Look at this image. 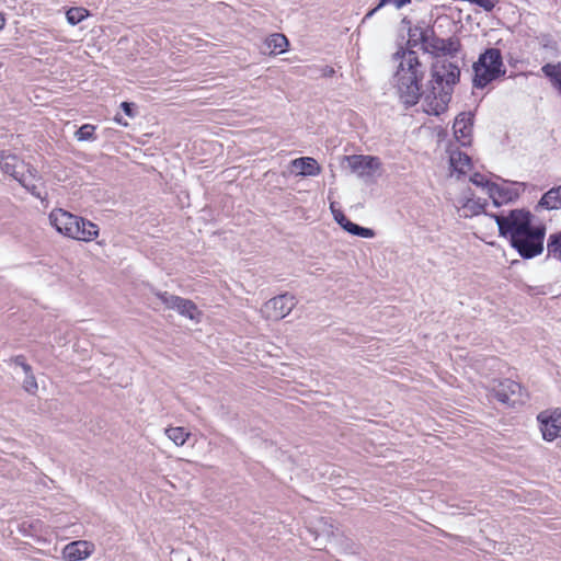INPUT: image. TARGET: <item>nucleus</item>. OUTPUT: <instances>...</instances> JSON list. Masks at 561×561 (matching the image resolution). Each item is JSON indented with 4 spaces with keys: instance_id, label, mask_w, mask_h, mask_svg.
Segmentation results:
<instances>
[{
    "instance_id": "1",
    "label": "nucleus",
    "mask_w": 561,
    "mask_h": 561,
    "mask_svg": "<svg viewBox=\"0 0 561 561\" xmlns=\"http://www.w3.org/2000/svg\"><path fill=\"white\" fill-rule=\"evenodd\" d=\"M393 61L396 71L392 77V85L407 106L415 105L422 96V82L427 67L416 51L404 48H400L393 54Z\"/></svg>"
},
{
    "instance_id": "2",
    "label": "nucleus",
    "mask_w": 561,
    "mask_h": 561,
    "mask_svg": "<svg viewBox=\"0 0 561 561\" xmlns=\"http://www.w3.org/2000/svg\"><path fill=\"white\" fill-rule=\"evenodd\" d=\"M459 76V67L453 62L443 60L433 65L431 89L425 93L423 101L425 113L439 115L446 111Z\"/></svg>"
},
{
    "instance_id": "3",
    "label": "nucleus",
    "mask_w": 561,
    "mask_h": 561,
    "mask_svg": "<svg viewBox=\"0 0 561 561\" xmlns=\"http://www.w3.org/2000/svg\"><path fill=\"white\" fill-rule=\"evenodd\" d=\"M473 87L483 89L492 81L503 77L506 68L499 48H488L473 64Z\"/></svg>"
},
{
    "instance_id": "4",
    "label": "nucleus",
    "mask_w": 561,
    "mask_h": 561,
    "mask_svg": "<svg viewBox=\"0 0 561 561\" xmlns=\"http://www.w3.org/2000/svg\"><path fill=\"white\" fill-rule=\"evenodd\" d=\"M495 220L500 236L513 242L525 234L537 225H533V214L526 209H513L507 215H492Z\"/></svg>"
},
{
    "instance_id": "5",
    "label": "nucleus",
    "mask_w": 561,
    "mask_h": 561,
    "mask_svg": "<svg viewBox=\"0 0 561 561\" xmlns=\"http://www.w3.org/2000/svg\"><path fill=\"white\" fill-rule=\"evenodd\" d=\"M545 237L546 227L543 225H537L536 228H533L511 242V245L522 257L531 259L542 253Z\"/></svg>"
},
{
    "instance_id": "6",
    "label": "nucleus",
    "mask_w": 561,
    "mask_h": 561,
    "mask_svg": "<svg viewBox=\"0 0 561 561\" xmlns=\"http://www.w3.org/2000/svg\"><path fill=\"white\" fill-rule=\"evenodd\" d=\"M296 299L290 294L278 295L267 300L262 309L261 313L263 318L267 320L278 321L288 316L296 306Z\"/></svg>"
},
{
    "instance_id": "7",
    "label": "nucleus",
    "mask_w": 561,
    "mask_h": 561,
    "mask_svg": "<svg viewBox=\"0 0 561 561\" xmlns=\"http://www.w3.org/2000/svg\"><path fill=\"white\" fill-rule=\"evenodd\" d=\"M156 296L165 308L176 310L181 316L199 322L202 313L192 300L169 294L168 291H158Z\"/></svg>"
},
{
    "instance_id": "8",
    "label": "nucleus",
    "mask_w": 561,
    "mask_h": 561,
    "mask_svg": "<svg viewBox=\"0 0 561 561\" xmlns=\"http://www.w3.org/2000/svg\"><path fill=\"white\" fill-rule=\"evenodd\" d=\"M537 421L545 440L552 442L561 437V408L541 411Z\"/></svg>"
},
{
    "instance_id": "9",
    "label": "nucleus",
    "mask_w": 561,
    "mask_h": 561,
    "mask_svg": "<svg viewBox=\"0 0 561 561\" xmlns=\"http://www.w3.org/2000/svg\"><path fill=\"white\" fill-rule=\"evenodd\" d=\"M493 396L502 403L515 405L524 401L522 386L511 379H503L497 381L492 387Z\"/></svg>"
},
{
    "instance_id": "10",
    "label": "nucleus",
    "mask_w": 561,
    "mask_h": 561,
    "mask_svg": "<svg viewBox=\"0 0 561 561\" xmlns=\"http://www.w3.org/2000/svg\"><path fill=\"white\" fill-rule=\"evenodd\" d=\"M79 216H76L65 209L56 208L49 214V221L55 229L65 237L73 232H78L73 229L75 222H78Z\"/></svg>"
},
{
    "instance_id": "11",
    "label": "nucleus",
    "mask_w": 561,
    "mask_h": 561,
    "mask_svg": "<svg viewBox=\"0 0 561 561\" xmlns=\"http://www.w3.org/2000/svg\"><path fill=\"white\" fill-rule=\"evenodd\" d=\"M423 42L426 48L436 55L455 56L460 49V42L457 37H423Z\"/></svg>"
},
{
    "instance_id": "12",
    "label": "nucleus",
    "mask_w": 561,
    "mask_h": 561,
    "mask_svg": "<svg viewBox=\"0 0 561 561\" xmlns=\"http://www.w3.org/2000/svg\"><path fill=\"white\" fill-rule=\"evenodd\" d=\"M93 545L85 540H78L68 543L62 550V557L66 561H80L91 556Z\"/></svg>"
},
{
    "instance_id": "13",
    "label": "nucleus",
    "mask_w": 561,
    "mask_h": 561,
    "mask_svg": "<svg viewBox=\"0 0 561 561\" xmlns=\"http://www.w3.org/2000/svg\"><path fill=\"white\" fill-rule=\"evenodd\" d=\"M347 160L352 171L358 173L359 176L369 175L370 171L380 167L379 159L371 156H351L347 157Z\"/></svg>"
},
{
    "instance_id": "14",
    "label": "nucleus",
    "mask_w": 561,
    "mask_h": 561,
    "mask_svg": "<svg viewBox=\"0 0 561 561\" xmlns=\"http://www.w3.org/2000/svg\"><path fill=\"white\" fill-rule=\"evenodd\" d=\"M73 229H76L78 232L69 234L68 238L90 242L96 239L99 236L98 225L82 217H79L78 222H75Z\"/></svg>"
},
{
    "instance_id": "15",
    "label": "nucleus",
    "mask_w": 561,
    "mask_h": 561,
    "mask_svg": "<svg viewBox=\"0 0 561 561\" xmlns=\"http://www.w3.org/2000/svg\"><path fill=\"white\" fill-rule=\"evenodd\" d=\"M15 180L33 196L42 198L39 190L41 178L35 168L26 165L24 170H21V173Z\"/></svg>"
},
{
    "instance_id": "16",
    "label": "nucleus",
    "mask_w": 561,
    "mask_h": 561,
    "mask_svg": "<svg viewBox=\"0 0 561 561\" xmlns=\"http://www.w3.org/2000/svg\"><path fill=\"white\" fill-rule=\"evenodd\" d=\"M472 127V115L469 113H460L455 122H454V134L455 137L461 142V145H466L469 142V137L471 135Z\"/></svg>"
},
{
    "instance_id": "17",
    "label": "nucleus",
    "mask_w": 561,
    "mask_h": 561,
    "mask_svg": "<svg viewBox=\"0 0 561 561\" xmlns=\"http://www.w3.org/2000/svg\"><path fill=\"white\" fill-rule=\"evenodd\" d=\"M12 363L16 367H20L24 374V380L22 382L23 389L26 392L34 394L38 389V385L33 374L32 367L25 362V358L22 355L15 356L12 359Z\"/></svg>"
},
{
    "instance_id": "18",
    "label": "nucleus",
    "mask_w": 561,
    "mask_h": 561,
    "mask_svg": "<svg viewBox=\"0 0 561 561\" xmlns=\"http://www.w3.org/2000/svg\"><path fill=\"white\" fill-rule=\"evenodd\" d=\"M334 219L347 232L362 238H373L375 232L373 229L360 227L346 218L342 211H333Z\"/></svg>"
},
{
    "instance_id": "19",
    "label": "nucleus",
    "mask_w": 561,
    "mask_h": 561,
    "mask_svg": "<svg viewBox=\"0 0 561 561\" xmlns=\"http://www.w3.org/2000/svg\"><path fill=\"white\" fill-rule=\"evenodd\" d=\"M293 168L302 176H314L321 172V167L316 159L310 157L297 158L293 162Z\"/></svg>"
},
{
    "instance_id": "20",
    "label": "nucleus",
    "mask_w": 561,
    "mask_h": 561,
    "mask_svg": "<svg viewBox=\"0 0 561 561\" xmlns=\"http://www.w3.org/2000/svg\"><path fill=\"white\" fill-rule=\"evenodd\" d=\"M0 168L4 173L16 179L21 170L26 168V164L19 160L15 154L2 153L0 157Z\"/></svg>"
},
{
    "instance_id": "21",
    "label": "nucleus",
    "mask_w": 561,
    "mask_h": 561,
    "mask_svg": "<svg viewBox=\"0 0 561 561\" xmlns=\"http://www.w3.org/2000/svg\"><path fill=\"white\" fill-rule=\"evenodd\" d=\"M449 164L451 172L457 173L458 175L467 174L471 169V159L468 154L455 150L450 152L449 156Z\"/></svg>"
},
{
    "instance_id": "22",
    "label": "nucleus",
    "mask_w": 561,
    "mask_h": 561,
    "mask_svg": "<svg viewBox=\"0 0 561 561\" xmlns=\"http://www.w3.org/2000/svg\"><path fill=\"white\" fill-rule=\"evenodd\" d=\"M288 44H289L288 39L285 35L275 33L265 39V42H264L265 50L264 51L270 55L282 54V53L286 51Z\"/></svg>"
},
{
    "instance_id": "23",
    "label": "nucleus",
    "mask_w": 561,
    "mask_h": 561,
    "mask_svg": "<svg viewBox=\"0 0 561 561\" xmlns=\"http://www.w3.org/2000/svg\"><path fill=\"white\" fill-rule=\"evenodd\" d=\"M539 205L546 209L553 210L561 208V185L552 187L545 193L539 202Z\"/></svg>"
},
{
    "instance_id": "24",
    "label": "nucleus",
    "mask_w": 561,
    "mask_h": 561,
    "mask_svg": "<svg viewBox=\"0 0 561 561\" xmlns=\"http://www.w3.org/2000/svg\"><path fill=\"white\" fill-rule=\"evenodd\" d=\"M541 71L551 80L552 84L561 91V62L546 64L542 66Z\"/></svg>"
},
{
    "instance_id": "25",
    "label": "nucleus",
    "mask_w": 561,
    "mask_h": 561,
    "mask_svg": "<svg viewBox=\"0 0 561 561\" xmlns=\"http://www.w3.org/2000/svg\"><path fill=\"white\" fill-rule=\"evenodd\" d=\"M165 435L176 446H183L191 434L184 427H169L165 430Z\"/></svg>"
},
{
    "instance_id": "26",
    "label": "nucleus",
    "mask_w": 561,
    "mask_h": 561,
    "mask_svg": "<svg viewBox=\"0 0 561 561\" xmlns=\"http://www.w3.org/2000/svg\"><path fill=\"white\" fill-rule=\"evenodd\" d=\"M547 250L549 255L561 259V232L549 237Z\"/></svg>"
},
{
    "instance_id": "27",
    "label": "nucleus",
    "mask_w": 561,
    "mask_h": 561,
    "mask_svg": "<svg viewBox=\"0 0 561 561\" xmlns=\"http://www.w3.org/2000/svg\"><path fill=\"white\" fill-rule=\"evenodd\" d=\"M88 15V11L83 8H71L67 11L66 18L71 25L80 23Z\"/></svg>"
},
{
    "instance_id": "28",
    "label": "nucleus",
    "mask_w": 561,
    "mask_h": 561,
    "mask_svg": "<svg viewBox=\"0 0 561 561\" xmlns=\"http://www.w3.org/2000/svg\"><path fill=\"white\" fill-rule=\"evenodd\" d=\"M95 127L90 124L81 126L75 134L78 141H88L94 138Z\"/></svg>"
},
{
    "instance_id": "29",
    "label": "nucleus",
    "mask_w": 561,
    "mask_h": 561,
    "mask_svg": "<svg viewBox=\"0 0 561 561\" xmlns=\"http://www.w3.org/2000/svg\"><path fill=\"white\" fill-rule=\"evenodd\" d=\"M412 0H379V3L376 8H374L373 10H370L366 15H365V19H368L370 16H373L381 7L383 5H387V4H393L396 8L400 9L407 4H409Z\"/></svg>"
},
{
    "instance_id": "30",
    "label": "nucleus",
    "mask_w": 561,
    "mask_h": 561,
    "mask_svg": "<svg viewBox=\"0 0 561 561\" xmlns=\"http://www.w3.org/2000/svg\"><path fill=\"white\" fill-rule=\"evenodd\" d=\"M471 3H476L483 8L485 11H492L495 7L494 0H472Z\"/></svg>"
},
{
    "instance_id": "31",
    "label": "nucleus",
    "mask_w": 561,
    "mask_h": 561,
    "mask_svg": "<svg viewBox=\"0 0 561 561\" xmlns=\"http://www.w3.org/2000/svg\"><path fill=\"white\" fill-rule=\"evenodd\" d=\"M470 181L477 185V186H484V185H489V182L488 180L479 174V173H474L471 178H470Z\"/></svg>"
},
{
    "instance_id": "32",
    "label": "nucleus",
    "mask_w": 561,
    "mask_h": 561,
    "mask_svg": "<svg viewBox=\"0 0 561 561\" xmlns=\"http://www.w3.org/2000/svg\"><path fill=\"white\" fill-rule=\"evenodd\" d=\"M133 106L134 104L133 103H129V102H123L121 104V107L122 110L124 111V113L129 116V117H134L135 116V113L133 111Z\"/></svg>"
},
{
    "instance_id": "33",
    "label": "nucleus",
    "mask_w": 561,
    "mask_h": 561,
    "mask_svg": "<svg viewBox=\"0 0 561 561\" xmlns=\"http://www.w3.org/2000/svg\"><path fill=\"white\" fill-rule=\"evenodd\" d=\"M173 553H174V557H175V558L181 557L182 561H191V559H190V558H185L184 556H182V554H181V553H179V552H173Z\"/></svg>"
},
{
    "instance_id": "34",
    "label": "nucleus",
    "mask_w": 561,
    "mask_h": 561,
    "mask_svg": "<svg viewBox=\"0 0 561 561\" xmlns=\"http://www.w3.org/2000/svg\"><path fill=\"white\" fill-rule=\"evenodd\" d=\"M4 24H5V19L3 16V14L0 13V30L3 28Z\"/></svg>"
},
{
    "instance_id": "35",
    "label": "nucleus",
    "mask_w": 561,
    "mask_h": 561,
    "mask_svg": "<svg viewBox=\"0 0 561 561\" xmlns=\"http://www.w3.org/2000/svg\"><path fill=\"white\" fill-rule=\"evenodd\" d=\"M495 186L494 185H491V186H488V191L490 193V195L493 197V191H494Z\"/></svg>"
},
{
    "instance_id": "36",
    "label": "nucleus",
    "mask_w": 561,
    "mask_h": 561,
    "mask_svg": "<svg viewBox=\"0 0 561 561\" xmlns=\"http://www.w3.org/2000/svg\"><path fill=\"white\" fill-rule=\"evenodd\" d=\"M115 121H116L117 123H119V124H123L124 126H127V125H128V123H126V122H125V123H123V122H122V119H121L119 117H117V116L115 117Z\"/></svg>"
},
{
    "instance_id": "37",
    "label": "nucleus",
    "mask_w": 561,
    "mask_h": 561,
    "mask_svg": "<svg viewBox=\"0 0 561 561\" xmlns=\"http://www.w3.org/2000/svg\"><path fill=\"white\" fill-rule=\"evenodd\" d=\"M332 73H334V70H333V68H330V69L328 70V75H332Z\"/></svg>"
},
{
    "instance_id": "38",
    "label": "nucleus",
    "mask_w": 561,
    "mask_h": 561,
    "mask_svg": "<svg viewBox=\"0 0 561 561\" xmlns=\"http://www.w3.org/2000/svg\"><path fill=\"white\" fill-rule=\"evenodd\" d=\"M560 92H561V90H560Z\"/></svg>"
}]
</instances>
